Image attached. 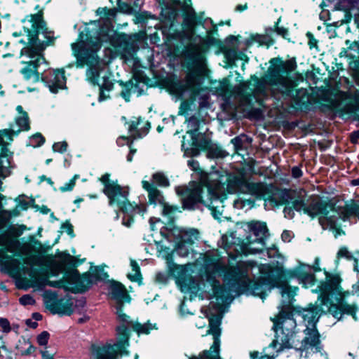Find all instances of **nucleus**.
Listing matches in <instances>:
<instances>
[{"label": "nucleus", "instance_id": "nucleus-27", "mask_svg": "<svg viewBox=\"0 0 359 359\" xmlns=\"http://www.w3.org/2000/svg\"><path fill=\"white\" fill-rule=\"evenodd\" d=\"M226 65L223 67H237L238 63L241 62V67H244L248 62L249 57L243 50L238 49H231L227 50L224 55Z\"/></svg>", "mask_w": 359, "mask_h": 359}, {"label": "nucleus", "instance_id": "nucleus-19", "mask_svg": "<svg viewBox=\"0 0 359 359\" xmlns=\"http://www.w3.org/2000/svg\"><path fill=\"white\" fill-rule=\"evenodd\" d=\"M177 195L182 197V204L184 208L194 209L198 204H203L207 201V194L204 196L205 190L201 185L194 187H178L176 189Z\"/></svg>", "mask_w": 359, "mask_h": 359}, {"label": "nucleus", "instance_id": "nucleus-45", "mask_svg": "<svg viewBox=\"0 0 359 359\" xmlns=\"http://www.w3.org/2000/svg\"><path fill=\"white\" fill-rule=\"evenodd\" d=\"M199 237V232L197 229H191L182 232L181 238L183 243L190 245L197 241Z\"/></svg>", "mask_w": 359, "mask_h": 359}, {"label": "nucleus", "instance_id": "nucleus-58", "mask_svg": "<svg viewBox=\"0 0 359 359\" xmlns=\"http://www.w3.org/2000/svg\"><path fill=\"white\" fill-rule=\"evenodd\" d=\"M40 285L42 287H44L46 285H48L53 287L57 288H62L65 287V282L62 280H57V281H51L48 280H44L42 282H41Z\"/></svg>", "mask_w": 359, "mask_h": 359}, {"label": "nucleus", "instance_id": "nucleus-9", "mask_svg": "<svg viewBox=\"0 0 359 359\" xmlns=\"http://www.w3.org/2000/svg\"><path fill=\"white\" fill-rule=\"evenodd\" d=\"M283 271L279 270L280 277L277 280L278 286L281 287V296L283 298V305L278 315L274 318L273 323L280 331L285 332L295 333L294 329L296 328V320L293 318L294 307L292 303L294 300V297L297 293V287L292 288L288 286L281 278H283Z\"/></svg>", "mask_w": 359, "mask_h": 359}, {"label": "nucleus", "instance_id": "nucleus-16", "mask_svg": "<svg viewBox=\"0 0 359 359\" xmlns=\"http://www.w3.org/2000/svg\"><path fill=\"white\" fill-rule=\"evenodd\" d=\"M104 193L107 196L109 200V205H116L117 207L124 212H128L134 210L138 213L146 212V206H136L135 208L128 201V191L125 190L118 184H108L106 189H104Z\"/></svg>", "mask_w": 359, "mask_h": 359}, {"label": "nucleus", "instance_id": "nucleus-53", "mask_svg": "<svg viewBox=\"0 0 359 359\" xmlns=\"http://www.w3.org/2000/svg\"><path fill=\"white\" fill-rule=\"evenodd\" d=\"M154 183L161 187H168L170 183L167 177L162 172H156L152 176Z\"/></svg>", "mask_w": 359, "mask_h": 359}, {"label": "nucleus", "instance_id": "nucleus-42", "mask_svg": "<svg viewBox=\"0 0 359 359\" xmlns=\"http://www.w3.org/2000/svg\"><path fill=\"white\" fill-rule=\"evenodd\" d=\"M163 207L162 215L168 217L169 222H172L177 212H180L177 205H170L169 203L163 201L161 204Z\"/></svg>", "mask_w": 359, "mask_h": 359}, {"label": "nucleus", "instance_id": "nucleus-51", "mask_svg": "<svg viewBox=\"0 0 359 359\" xmlns=\"http://www.w3.org/2000/svg\"><path fill=\"white\" fill-rule=\"evenodd\" d=\"M116 10L117 12L133 15L135 9L130 5V4L126 1H122L121 0H117Z\"/></svg>", "mask_w": 359, "mask_h": 359}, {"label": "nucleus", "instance_id": "nucleus-7", "mask_svg": "<svg viewBox=\"0 0 359 359\" xmlns=\"http://www.w3.org/2000/svg\"><path fill=\"white\" fill-rule=\"evenodd\" d=\"M228 187L232 189L233 192H240L248 194L259 198H264L276 205H281L287 203L283 212L285 217L292 218L294 215L293 210H295L292 205L293 199L290 203L288 202L289 196L287 193L278 190L271 184H266L262 182H250L243 178H237L230 181Z\"/></svg>", "mask_w": 359, "mask_h": 359}, {"label": "nucleus", "instance_id": "nucleus-21", "mask_svg": "<svg viewBox=\"0 0 359 359\" xmlns=\"http://www.w3.org/2000/svg\"><path fill=\"white\" fill-rule=\"evenodd\" d=\"M52 43L53 39H49L43 43L29 44L26 48L25 54L31 58V60L27 62V66L26 67H39L41 63L47 64L43 52Z\"/></svg>", "mask_w": 359, "mask_h": 359}, {"label": "nucleus", "instance_id": "nucleus-39", "mask_svg": "<svg viewBox=\"0 0 359 359\" xmlns=\"http://www.w3.org/2000/svg\"><path fill=\"white\" fill-rule=\"evenodd\" d=\"M280 21L281 17H279L277 21L275 22L273 26L266 28L265 32H268V35L269 36L271 33L275 32L277 34V35L280 36L282 38L290 42L291 40L289 38V29L283 27H279V23Z\"/></svg>", "mask_w": 359, "mask_h": 359}, {"label": "nucleus", "instance_id": "nucleus-28", "mask_svg": "<svg viewBox=\"0 0 359 359\" xmlns=\"http://www.w3.org/2000/svg\"><path fill=\"white\" fill-rule=\"evenodd\" d=\"M200 126V120L196 116H191L187 120V127L189 128L187 133H189L193 140V144L200 147H207L208 146V141L204 139L202 142L198 143V140L202 134L198 133Z\"/></svg>", "mask_w": 359, "mask_h": 359}, {"label": "nucleus", "instance_id": "nucleus-2", "mask_svg": "<svg viewBox=\"0 0 359 359\" xmlns=\"http://www.w3.org/2000/svg\"><path fill=\"white\" fill-rule=\"evenodd\" d=\"M145 69L146 72L140 69H130L132 79L121 84L123 87L121 95L126 101L130 100L132 93L142 95L145 86H161L180 95L189 93V97L193 100L198 97L204 90L201 86L203 80L201 70L203 69H190L191 71L183 81H180L176 75L165 72L164 69Z\"/></svg>", "mask_w": 359, "mask_h": 359}, {"label": "nucleus", "instance_id": "nucleus-57", "mask_svg": "<svg viewBox=\"0 0 359 359\" xmlns=\"http://www.w3.org/2000/svg\"><path fill=\"white\" fill-rule=\"evenodd\" d=\"M133 273L128 274V278L132 280H137L140 277V270L137 263L135 260L130 261Z\"/></svg>", "mask_w": 359, "mask_h": 359}, {"label": "nucleus", "instance_id": "nucleus-50", "mask_svg": "<svg viewBox=\"0 0 359 359\" xmlns=\"http://www.w3.org/2000/svg\"><path fill=\"white\" fill-rule=\"evenodd\" d=\"M62 301L54 303L51 305V310L54 313L70 315L72 310L70 306L65 307L62 305Z\"/></svg>", "mask_w": 359, "mask_h": 359}, {"label": "nucleus", "instance_id": "nucleus-15", "mask_svg": "<svg viewBox=\"0 0 359 359\" xmlns=\"http://www.w3.org/2000/svg\"><path fill=\"white\" fill-rule=\"evenodd\" d=\"M104 193L107 196L109 200V205H116L117 207L124 212H128L134 210L138 213L146 212V206H136L135 208L128 201V191L125 190L118 184H108L106 189H104Z\"/></svg>", "mask_w": 359, "mask_h": 359}, {"label": "nucleus", "instance_id": "nucleus-34", "mask_svg": "<svg viewBox=\"0 0 359 359\" xmlns=\"http://www.w3.org/2000/svg\"><path fill=\"white\" fill-rule=\"evenodd\" d=\"M73 278L75 280L78 290L81 292L87 290L92 285L93 281V277L91 274L79 275L77 271L74 273Z\"/></svg>", "mask_w": 359, "mask_h": 359}, {"label": "nucleus", "instance_id": "nucleus-38", "mask_svg": "<svg viewBox=\"0 0 359 359\" xmlns=\"http://www.w3.org/2000/svg\"><path fill=\"white\" fill-rule=\"evenodd\" d=\"M133 15H134V23L141 25L142 27H145L149 20H158L154 15L147 11H137L135 10Z\"/></svg>", "mask_w": 359, "mask_h": 359}, {"label": "nucleus", "instance_id": "nucleus-17", "mask_svg": "<svg viewBox=\"0 0 359 359\" xmlns=\"http://www.w3.org/2000/svg\"><path fill=\"white\" fill-rule=\"evenodd\" d=\"M220 323V319L217 317L210 318L208 334H212L213 337V343L212 346L210 349L204 350L201 352L198 356H186V359H222L219 355L221 335V329L219 327Z\"/></svg>", "mask_w": 359, "mask_h": 359}, {"label": "nucleus", "instance_id": "nucleus-60", "mask_svg": "<svg viewBox=\"0 0 359 359\" xmlns=\"http://www.w3.org/2000/svg\"><path fill=\"white\" fill-rule=\"evenodd\" d=\"M306 36L308 39V46L310 49H318V41L315 38L314 35L311 32H307Z\"/></svg>", "mask_w": 359, "mask_h": 359}, {"label": "nucleus", "instance_id": "nucleus-18", "mask_svg": "<svg viewBox=\"0 0 359 359\" xmlns=\"http://www.w3.org/2000/svg\"><path fill=\"white\" fill-rule=\"evenodd\" d=\"M279 270L283 271V278L281 279L284 283H285L288 286L291 287L292 288H294V287H292L290 285L287 283V278H297V280L300 283H302L304 287H308L313 286L315 283V276L314 274L311 273V269H308V271L305 270V267H299L296 268L292 271H285L284 269L281 267H277L276 268V270L273 271V276H274L273 281L275 283V285L281 290V287H279L277 283V280L279 279V277H280V275L279 273Z\"/></svg>", "mask_w": 359, "mask_h": 359}, {"label": "nucleus", "instance_id": "nucleus-22", "mask_svg": "<svg viewBox=\"0 0 359 359\" xmlns=\"http://www.w3.org/2000/svg\"><path fill=\"white\" fill-rule=\"evenodd\" d=\"M19 248L18 241L8 240L4 236L0 235V257L8 259L6 264L11 269H18L20 262L7 255L6 252L15 253L19 250Z\"/></svg>", "mask_w": 359, "mask_h": 359}, {"label": "nucleus", "instance_id": "nucleus-31", "mask_svg": "<svg viewBox=\"0 0 359 359\" xmlns=\"http://www.w3.org/2000/svg\"><path fill=\"white\" fill-rule=\"evenodd\" d=\"M142 187L148 192L149 201L154 205L161 204L164 201V197L156 186L147 181H142Z\"/></svg>", "mask_w": 359, "mask_h": 359}, {"label": "nucleus", "instance_id": "nucleus-24", "mask_svg": "<svg viewBox=\"0 0 359 359\" xmlns=\"http://www.w3.org/2000/svg\"><path fill=\"white\" fill-rule=\"evenodd\" d=\"M276 339L272 341L271 346L277 348V351L285 348H294L298 351L299 339H297L296 333L285 332L276 330Z\"/></svg>", "mask_w": 359, "mask_h": 359}, {"label": "nucleus", "instance_id": "nucleus-63", "mask_svg": "<svg viewBox=\"0 0 359 359\" xmlns=\"http://www.w3.org/2000/svg\"><path fill=\"white\" fill-rule=\"evenodd\" d=\"M20 303L23 306L33 305L35 304V300L29 294H25L19 299Z\"/></svg>", "mask_w": 359, "mask_h": 359}, {"label": "nucleus", "instance_id": "nucleus-33", "mask_svg": "<svg viewBox=\"0 0 359 359\" xmlns=\"http://www.w3.org/2000/svg\"><path fill=\"white\" fill-rule=\"evenodd\" d=\"M198 39L201 40V46L205 49H208L210 46H215L217 48V52L219 53V46L224 47L222 41L215 39L213 36H211V34H207L205 37H201L199 34H196L194 32L193 36H191L189 39L190 41L196 42Z\"/></svg>", "mask_w": 359, "mask_h": 359}, {"label": "nucleus", "instance_id": "nucleus-62", "mask_svg": "<svg viewBox=\"0 0 359 359\" xmlns=\"http://www.w3.org/2000/svg\"><path fill=\"white\" fill-rule=\"evenodd\" d=\"M245 137V135H243L237 136L231 140V142L233 144L236 150L242 149L244 142V139Z\"/></svg>", "mask_w": 359, "mask_h": 359}, {"label": "nucleus", "instance_id": "nucleus-44", "mask_svg": "<svg viewBox=\"0 0 359 359\" xmlns=\"http://www.w3.org/2000/svg\"><path fill=\"white\" fill-rule=\"evenodd\" d=\"M24 33L28 36L29 44L43 43L45 41H41L39 38L42 29H30L27 27H23Z\"/></svg>", "mask_w": 359, "mask_h": 359}, {"label": "nucleus", "instance_id": "nucleus-36", "mask_svg": "<svg viewBox=\"0 0 359 359\" xmlns=\"http://www.w3.org/2000/svg\"><path fill=\"white\" fill-rule=\"evenodd\" d=\"M241 35H229L224 41L222 44L224 47L219 46V53H222L224 55L227 50L231 49H238L241 43L240 39H241Z\"/></svg>", "mask_w": 359, "mask_h": 359}, {"label": "nucleus", "instance_id": "nucleus-20", "mask_svg": "<svg viewBox=\"0 0 359 359\" xmlns=\"http://www.w3.org/2000/svg\"><path fill=\"white\" fill-rule=\"evenodd\" d=\"M12 141V135L9 130H0V177H6L8 168L11 166L13 153L9 151L7 146Z\"/></svg>", "mask_w": 359, "mask_h": 359}, {"label": "nucleus", "instance_id": "nucleus-8", "mask_svg": "<svg viewBox=\"0 0 359 359\" xmlns=\"http://www.w3.org/2000/svg\"><path fill=\"white\" fill-rule=\"evenodd\" d=\"M320 99L341 114H351L359 118V93L344 92L336 88L323 89L318 93Z\"/></svg>", "mask_w": 359, "mask_h": 359}, {"label": "nucleus", "instance_id": "nucleus-55", "mask_svg": "<svg viewBox=\"0 0 359 359\" xmlns=\"http://www.w3.org/2000/svg\"><path fill=\"white\" fill-rule=\"evenodd\" d=\"M130 41L133 43V53L135 51L138 42H140L146 39V34L144 32H140L128 35Z\"/></svg>", "mask_w": 359, "mask_h": 359}, {"label": "nucleus", "instance_id": "nucleus-5", "mask_svg": "<svg viewBox=\"0 0 359 359\" xmlns=\"http://www.w3.org/2000/svg\"><path fill=\"white\" fill-rule=\"evenodd\" d=\"M111 296L116 302V313L121 322L116 327L117 341L114 345L99 348L97 351V359H116L119 354L122 355L123 349L126 345H128L129 328L138 335L147 334L154 329L151 324H140L130 320L128 316L123 313V304L130 301V297L122 284L114 283L111 285Z\"/></svg>", "mask_w": 359, "mask_h": 359}, {"label": "nucleus", "instance_id": "nucleus-12", "mask_svg": "<svg viewBox=\"0 0 359 359\" xmlns=\"http://www.w3.org/2000/svg\"><path fill=\"white\" fill-rule=\"evenodd\" d=\"M292 205L296 211L303 210L311 217L320 215L318 219L320 224L321 219L330 216L333 208L332 205L321 200L318 196H311L306 201L304 196L301 194L292 201Z\"/></svg>", "mask_w": 359, "mask_h": 359}, {"label": "nucleus", "instance_id": "nucleus-29", "mask_svg": "<svg viewBox=\"0 0 359 359\" xmlns=\"http://www.w3.org/2000/svg\"><path fill=\"white\" fill-rule=\"evenodd\" d=\"M151 128L148 121L137 118L129 123L128 130L133 139L141 138L146 135Z\"/></svg>", "mask_w": 359, "mask_h": 359}, {"label": "nucleus", "instance_id": "nucleus-37", "mask_svg": "<svg viewBox=\"0 0 359 359\" xmlns=\"http://www.w3.org/2000/svg\"><path fill=\"white\" fill-rule=\"evenodd\" d=\"M356 4V0H339L336 4L334 8L337 11L345 12L346 20L344 22H348L351 20L352 15L350 11L355 7Z\"/></svg>", "mask_w": 359, "mask_h": 359}, {"label": "nucleus", "instance_id": "nucleus-56", "mask_svg": "<svg viewBox=\"0 0 359 359\" xmlns=\"http://www.w3.org/2000/svg\"><path fill=\"white\" fill-rule=\"evenodd\" d=\"M208 155L212 158H224L227 154L220 147L217 146H210L208 149Z\"/></svg>", "mask_w": 359, "mask_h": 359}, {"label": "nucleus", "instance_id": "nucleus-40", "mask_svg": "<svg viewBox=\"0 0 359 359\" xmlns=\"http://www.w3.org/2000/svg\"><path fill=\"white\" fill-rule=\"evenodd\" d=\"M21 73L27 81L32 83L47 79L46 76L43 74H41L36 69H22Z\"/></svg>", "mask_w": 359, "mask_h": 359}, {"label": "nucleus", "instance_id": "nucleus-13", "mask_svg": "<svg viewBox=\"0 0 359 359\" xmlns=\"http://www.w3.org/2000/svg\"><path fill=\"white\" fill-rule=\"evenodd\" d=\"M86 76L91 83L99 86L98 100L100 102L110 97L109 93L112 90L114 82L123 83L122 80L115 77L111 69H88Z\"/></svg>", "mask_w": 359, "mask_h": 359}, {"label": "nucleus", "instance_id": "nucleus-3", "mask_svg": "<svg viewBox=\"0 0 359 359\" xmlns=\"http://www.w3.org/2000/svg\"><path fill=\"white\" fill-rule=\"evenodd\" d=\"M280 69H269L261 79L252 76L249 81L242 82L233 87L229 95L225 94L226 102L235 108L248 110L252 107L253 100L262 105L263 100L276 91L285 93L291 81L280 74Z\"/></svg>", "mask_w": 359, "mask_h": 359}, {"label": "nucleus", "instance_id": "nucleus-52", "mask_svg": "<svg viewBox=\"0 0 359 359\" xmlns=\"http://www.w3.org/2000/svg\"><path fill=\"white\" fill-rule=\"evenodd\" d=\"M16 124L19 126L18 131L27 130L29 129V118L27 113H23L16 118Z\"/></svg>", "mask_w": 359, "mask_h": 359}, {"label": "nucleus", "instance_id": "nucleus-64", "mask_svg": "<svg viewBox=\"0 0 359 359\" xmlns=\"http://www.w3.org/2000/svg\"><path fill=\"white\" fill-rule=\"evenodd\" d=\"M50 334L48 332L43 331L37 337V342L41 346H45L48 341Z\"/></svg>", "mask_w": 359, "mask_h": 359}, {"label": "nucleus", "instance_id": "nucleus-11", "mask_svg": "<svg viewBox=\"0 0 359 359\" xmlns=\"http://www.w3.org/2000/svg\"><path fill=\"white\" fill-rule=\"evenodd\" d=\"M356 217H359V202L351 201L344 206H339L337 208L333 207L330 216L320 219V225L324 229L332 230L337 238L339 235L344 234V231L338 226V219L341 218L346 221Z\"/></svg>", "mask_w": 359, "mask_h": 359}, {"label": "nucleus", "instance_id": "nucleus-6", "mask_svg": "<svg viewBox=\"0 0 359 359\" xmlns=\"http://www.w3.org/2000/svg\"><path fill=\"white\" fill-rule=\"evenodd\" d=\"M114 27L111 20L101 22L97 31V36L94 39L88 30L85 34L80 32L78 36L77 43H72V47L75 57L77 59L76 67H100L96 64L98 57L96 51L105 43L109 44L115 32Z\"/></svg>", "mask_w": 359, "mask_h": 359}, {"label": "nucleus", "instance_id": "nucleus-35", "mask_svg": "<svg viewBox=\"0 0 359 359\" xmlns=\"http://www.w3.org/2000/svg\"><path fill=\"white\" fill-rule=\"evenodd\" d=\"M249 227L252 231V234L249 236H252L253 238H262V240H265L269 236L266 223L253 222L250 223Z\"/></svg>", "mask_w": 359, "mask_h": 359}, {"label": "nucleus", "instance_id": "nucleus-48", "mask_svg": "<svg viewBox=\"0 0 359 359\" xmlns=\"http://www.w3.org/2000/svg\"><path fill=\"white\" fill-rule=\"evenodd\" d=\"M23 261L28 266H41L45 264V258L36 255L27 256L24 258Z\"/></svg>", "mask_w": 359, "mask_h": 359}, {"label": "nucleus", "instance_id": "nucleus-41", "mask_svg": "<svg viewBox=\"0 0 359 359\" xmlns=\"http://www.w3.org/2000/svg\"><path fill=\"white\" fill-rule=\"evenodd\" d=\"M252 43L257 42L259 45H266L268 47L273 45L275 41L271 38V36L268 35V32H266L264 35L259 34H252L249 36Z\"/></svg>", "mask_w": 359, "mask_h": 359}, {"label": "nucleus", "instance_id": "nucleus-14", "mask_svg": "<svg viewBox=\"0 0 359 359\" xmlns=\"http://www.w3.org/2000/svg\"><path fill=\"white\" fill-rule=\"evenodd\" d=\"M177 15L178 11L173 6H165L161 9L159 24L165 43L177 42L182 36V32L174 28Z\"/></svg>", "mask_w": 359, "mask_h": 359}, {"label": "nucleus", "instance_id": "nucleus-30", "mask_svg": "<svg viewBox=\"0 0 359 359\" xmlns=\"http://www.w3.org/2000/svg\"><path fill=\"white\" fill-rule=\"evenodd\" d=\"M265 247V240L262 238H253L252 236H248L243 241V253H257L262 252Z\"/></svg>", "mask_w": 359, "mask_h": 359}, {"label": "nucleus", "instance_id": "nucleus-32", "mask_svg": "<svg viewBox=\"0 0 359 359\" xmlns=\"http://www.w3.org/2000/svg\"><path fill=\"white\" fill-rule=\"evenodd\" d=\"M269 63L268 67H297V57L290 55L271 58Z\"/></svg>", "mask_w": 359, "mask_h": 359}, {"label": "nucleus", "instance_id": "nucleus-61", "mask_svg": "<svg viewBox=\"0 0 359 359\" xmlns=\"http://www.w3.org/2000/svg\"><path fill=\"white\" fill-rule=\"evenodd\" d=\"M79 178L78 175H75L74 177L68 182L65 184L62 187L60 188V190L62 192L72 191L76 184V180Z\"/></svg>", "mask_w": 359, "mask_h": 359}, {"label": "nucleus", "instance_id": "nucleus-26", "mask_svg": "<svg viewBox=\"0 0 359 359\" xmlns=\"http://www.w3.org/2000/svg\"><path fill=\"white\" fill-rule=\"evenodd\" d=\"M306 337L302 341L299 340L298 351H304L309 348H315L316 351H320V334L316 327H309L304 330Z\"/></svg>", "mask_w": 359, "mask_h": 359}, {"label": "nucleus", "instance_id": "nucleus-1", "mask_svg": "<svg viewBox=\"0 0 359 359\" xmlns=\"http://www.w3.org/2000/svg\"><path fill=\"white\" fill-rule=\"evenodd\" d=\"M195 264L201 266L211 281L213 297L222 303L226 302L231 299V292L240 291L259 296L264 298V284L260 282V278L257 280L252 279L250 275H254L253 271L257 270L261 273L270 272L269 278H271L273 285L274 276L269 266H257L251 262H238L236 266H226L217 251H208L204 254L201 253L196 260Z\"/></svg>", "mask_w": 359, "mask_h": 359}, {"label": "nucleus", "instance_id": "nucleus-54", "mask_svg": "<svg viewBox=\"0 0 359 359\" xmlns=\"http://www.w3.org/2000/svg\"><path fill=\"white\" fill-rule=\"evenodd\" d=\"M4 196L0 194V210L2 208L1 201ZM11 217V212L7 210H0V228L4 227L8 222Z\"/></svg>", "mask_w": 359, "mask_h": 359}, {"label": "nucleus", "instance_id": "nucleus-59", "mask_svg": "<svg viewBox=\"0 0 359 359\" xmlns=\"http://www.w3.org/2000/svg\"><path fill=\"white\" fill-rule=\"evenodd\" d=\"M44 142H45V138L40 133L34 135L30 138V144L34 147L41 146L44 143Z\"/></svg>", "mask_w": 359, "mask_h": 359}, {"label": "nucleus", "instance_id": "nucleus-43", "mask_svg": "<svg viewBox=\"0 0 359 359\" xmlns=\"http://www.w3.org/2000/svg\"><path fill=\"white\" fill-rule=\"evenodd\" d=\"M53 79L46 80L47 82H52L53 84L61 88L65 83L64 69H54L53 71Z\"/></svg>", "mask_w": 359, "mask_h": 359}, {"label": "nucleus", "instance_id": "nucleus-25", "mask_svg": "<svg viewBox=\"0 0 359 359\" xmlns=\"http://www.w3.org/2000/svg\"><path fill=\"white\" fill-rule=\"evenodd\" d=\"M224 198L222 196H219L216 192L207 188V201H204L205 205L211 210L213 217L219 220L224 217Z\"/></svg>", "mask_w": 359, "mask_h": 359}, {"label": "nucleus", "instance_id": "nucleus-47", "mask_svg": "<svg viewBox=\"0 0 359 359\" xmlns=\"http://www.w3.org/2000/svg\"><path fill=\"white\" fill-rule=\"evenodd\" d=\"M185 23L191 27L196 25H201L204 27L205 20L202 15H197L195 12L191 14L189 17L184 18Z\"/></svg>", "mask_w": 359, "mask_h": 359}, {"label": "nucleus", "instance_id": "nucleus-49", "mask_svg": "<svg viewBox=\"0 0 359 359\" xmlns=\"http://www.w3.org/2000/svg\"><path fill=\"white\" fill-rule=\"evenodd\" d=\"M28 20L30 22H36V23H42V24H46L47 22L44 20L43 18V9H41L38 11L36 13L34 14H29L25 16V18H23L21 22L22 23L25 22V21Z\"/></svg>", "mask_w": 359, "mask_h": 359}, {"label": "nucleus", "instance_id": "nucleus-10", "mask_svg": "<svg viewBox=\"0 0 359 359\" xmlns=\"http://www.w3.org/2000/svg\"><path fill=\"white\" fill-rule=\"evenodd\" d=\"M165 45L168 47V55L170 59L168 67H176L171 61L180 59L182 60L180 67H208L205 64H201L205 57L198 51L195 42L191 41L187 45L174 44L172 42Z\"/></svg>", "mask_w": 359, "mask_h": 359}, {"label": "nucleus", "instance_id": "nucleus-46", "mask_svg": "<svg viewBox=\"0 0 359 359\" xmlns=\"http://www.w3.org/2000/svg\"><path fill=\"white\" fill-rule=\"evenodd\" d=\"M117 10L116 8H109L107 7H100L97 9L96 13L98 15H103L104 18L102 22H104L106 20H111L116 17Z\"/></svg>", "mask_w": 359, "mask_h": 359}, {"label": "nucleus", "instance_id": "nucleus-4", "mask_svg": "<svg viewBox=\"0 0 359 359\" xmlns=\"http://www.w3.org/2000/svg\"><path fill=\"white\" fill-rule=\"evenodd\" d=\"M341 278L337 274L326 273L325 280L318 286L320 295L318 302L307 309H302L298 313L302 316L306 328L316 327L319 317L326 310L331 312L334 318H341L342 313L353 314L354 306L347 304L344 298L349 295L348 291L342 292L340 286Z\"/></svg>", "mask_w": 359, "mask_h": 359}, {"label": "nucleus", "instance_id": "nucleus-23", "mask_svg": "<svg viewBox=\"0 0 359 359\" xmlns=\"http://www.w3.org/2000/svg\"><path fill=\"white\" fill-rule=\"evenodd\" d=\"M109 45L111 46L116 54L121 56L133 55V43L130 41L128 34L115 31Z\"/></svg>", "mask_w": 359, "mask_h": 359}]
</instances>
